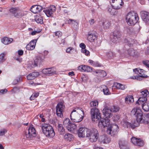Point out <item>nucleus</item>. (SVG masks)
Wrapping results in <instances>:
<instances>
[{"label":"nucleus","instance_id":"f257e3e1","mask_svg":"<svg viewBox=\"0 0 149 149\" xmlns=\"http://www.w3.org/2000/svg\"><path fill=\"white\" fill-rule=\"evenodd\" d=\"M84 112L79 108H74L70 114V118L74 122H81L84 118Z\"/></svg>","mask_w":149,"mask_h":149},{"label":"nucleus","instance_id":"f03ea898","mask_svg":"<svg viewBox=\"0 0 149 149\" xmlns=\"http://www.w3.org/2000/svg\"><path fill=\"white\" fill-rule=\"evenodd\" d=\"M142 112L141 109L138 108H134L132 109L131 112V115L132 116H134L136 118L137 123H143L148 125L149 128V122L144 120L143 119Z\"/></svg>","mask_w":149,"mask_h":149},{"label":"nucleus","instance_id":"7ed1b4c3","mask_svg":"<svg viewBox=\"0 0 149 149\" xmlns=\"http://www.w3.org/2000/svg\"><path fill=\"white\" fill-rule=\"evenodd\" d=\"M40 127L43 133L47 137H52L55 135V133L52 127L49 124L43 123Z\"/></svg>","mask_w":149,"mask_h":149},{"label":"nucleus","instance_id":"20e7f679","mask_svg":"<svg viewBox=\"0 0 149 149\" xmlns=\"http://www.w3.org/2000/svg\"><path fill=\"white\" fill-rule=\"evenodd\" d=\"M99 136L98 132L95 128L88 129L86 134V137L88 138L90 141L92 142L96 141Z\"/></svg>","mask_w":149,"mask_h":149},{"label":"nucleus","instance_id":"39448f33","mask_svg":"<svg viewBox=\"0 0 149 149\" xmlns=\"http://www.w3.org/2000/svg\"><path fill=\"white\" fill-rule=\"evenodd\" d=\"M126 20L129 25L132 26L137 22L139 20V17L136 13L134 12H130L126 15Z\"/></svg>","mask_w":149,"mask_h":149},{"label":"nucleus","instance_id":"423d86ee","mask_svg":"<svg viewBox=\"0 0 149 149\" xmlns=\"http://www.w3.org/2000/svg\"><path fill=\"white\" fill-rule=\"evenodd\" d=\"M90 114L93 121L97 123L101 118L99 110L96 107L91 109Z\"/></svg>","mask_w":149,"mask_h":149},{"label":"nucleus","instance_id":"0eeeda50","mask_svg":"<svg viewBox=\"0 0 149 149\" xmlns=\"http://www.w3.org/2000/svg\"><path fill=\"white\" fill-rule=\"evenodd\" d=\"M121 36L120 31L118 30H115L110 36L111 41L114 43H117Z\"/></svg>","mask_w":149,"mask_h":149},{"label":"nucleus","instance_id":"6e6552de","mask_svg":"<svg viewBox=\"0 0 149 149\" xmlns=\"http://www.w3.org/2000/svg\"><path fill=\"white\" fill-rule=\"evenodd\" d=\"M119 131L118 126L116 124H113L107 129L108 134L113 136L118 134Z\"/></svg>","mask_w":149,"mask_h":149},{"label":"nucleus","instance_id":"1a4fd4ad","mask_svg":"<svg viewBox=\"0 0 149 149\" xmlns=\"http://www.w3.org/2000/svg\"><path fill=\"white\" fill-rule=\"evenodd\" d=\"M98 125L100 127L102 128H106L108 129L110 124V120L108 118H101L98 121Z\"/></svg>","mask_w":149,"mask_h":149},{"label":"nucleus","instance_id":"9d476101","mask_svg":"<svg viewBox=\"0 0 149 149\" xmlns=\"http://www.w3.org/2000/svg\"><path fill=\"white\" fill-rule=\"evenodd\" d=\"M25 134L27 138L32 139L36 136L35 129L33 127H29L28 130L25 132Z\"/></svg>","mask_w":149,"mask_h":149},{"label":"nucleus","instance_id":"9b49d317","mask_svg":"<svg viewBox=\"0 0 149 149\" xmlns=\"http://www.w3.org/2000/svg\"><path fill=\"white\" fill-rule=\"evenodd\" d=\"M64 108L65 106L62 102L58 103L56 107V113L58 116L60 118L63 117L62 112L64 110Z\"/></svg>","mask_w":149,"mask_h":149},{"label":"nucleus","instance_id":"f8f14e48","mask_svg":"<svg viewBox=\"0 0 149 149\" xmlns=\"http://www.w3.org/2000/svg\"><path fill=\"white\" fill-rule=\"evenodd\" d=\"M113 3L112 5L114 9H118L122 7L124 4L123 0H110V2Z\"/></svg>","mask_w":149,"mask_h":149},{"label":"nucleus","instance_id":"ddd939ff","mask_svg":"<svg viewBox=\"0 0 149 149\" xmlns=\"http://www.w3.org/2000/svg\"><path fill=\"white\" fill-rule=\"evenodd\" d=\"M56 9L55 6L52 5L49 8L44 10L43 11L47 17H52V14L55 11Z\"/></svg>","mask_w":149,"mask_h":149},{"label":"nucleus","instance_id":"4468645a","mask_svg":"<svg viewBox=\"0 0 149 149\" xmlns=\"http://www.w3.org/2000/svg\"><path fill=\"white\" fill-rule=\"evenodd\" d=\"M141 17L146 24L149 25V13L145 11H141Z\"/></svg>","mask_w":149,"mask_h":149},{"label":"nucleus","instance_id":"2eb2a0df","mask_svg":"<svg viewBox=\"0 0 149 149\" xmlns=\"http://www.w3.org/2000/svg\"><path fill=\"white\" fill-rule=\"evenodd\" d=\"M121 124L123 125V127L125 128H128V127L132 129H134L137 126V123H136L132 124L128 122L127 121L123 120L121 122Z\"/></svg>","mask_w":149,"mask_h":149},{"label":"nucleus","instance_id":"dca6fc26","mask_svg":"<svg viewBox=\"0 0 149 149\" xmlns=\"http://www.w3.org/2000/svg\"><path fill=\"white\" fill-rule=\"evenodd\" d=\"M102 112L106 118H110L112 116V114L110 108L107 106L103 109Z\"/></svg>","mask_w":149,"mask_h":149},{"label":"nucleus","instance_id":"f3484780","mask_svg":"<svg viewBox=\"0 0 149 149\" xmlns=\"http://www.w3.org/2000/svg\"><path fill=\"white\" fill-rule=\"evenodd\" d=\"M131 142L134 145L139 146H142L143 145V141L140 139H137L134 137H132L131 139Z\"/></svg>","mask_w":149,"mask_h":149},{"label":"nucleus","instance_id":"a211bd4d","mask_svg":"<svg viewBox=\"0 0 149 149\" xmlns=\"http://www.w3.org/2000/svg\"><path fill=\"white\" fill-rule=\"evenodd\" d=\"M88 129L85 127H81L80 128L77 132L78 135L79 137L84 138L85 136L88 131Z\"/></svg>","mask_w":149,"mask_h":149},{"label":"nucleus","instance_id":"6ab92c4d","mask_svg":"<svg viewBox=\"0 0 149 149\" xmlns=\"http://www.w3.org/2000/svg\"><path fill=\"white\" fill-rule=\"evenodd\" d=\"M43 9V7L39 5H35L32 6L30 10L34 13H38L41 11Z\"/></svg>","mask_w":149,"mask_h":149},{"label":"nucleus","instance_id":"aec40b11","mask_svg":"<svg viewBox=\"0 0 149 149\" xmlns=\"http://www.w3.org/2000/svg\"><path fill=\"white\" fill-rule=\"evenodd\" d=\"M98 141L101 144L107 143L109 142L110 139L107 136L102 135L99 137Z\"/></svg>","mask_w":149,"mask_h":149},{"label":"nucleus","instance_id":"412c9836","mask_svg":"<svg viewBox=\"0 0 149 149\" xmlns=\"http://www.w3.org/2000/svg\"><path fill=\"white\" fill-rule=\"evenodd\" d=\"M119 144L120 149H129V147L127 145V142L126 141L120 140Z\"/></svg>","mask_w":149,"mask_h":149},{"label":"nucleus","instance_id":"4be33fe9","mask_svg":"<svg viewBox=\"0 0 149 149\" xmlns=\"http://www.w3.org/2000/svg\"><path fill=\"white\" fill-rule=\"evenodd\" d=\"M39 75H40L39 72H34L28 74L27 76L26 77L28 80H32L38 77Z\"/></svg>","mask_w":149,"mask_h":149},{"label":"nucleus","instance_id":"5701e85b","mask_svg":"<svg viewBox=\"0 0 149 149\" xmlns=\"http://www.w3.org/2000/svg\"><path fill=\"white\" fill-rule=\"evenodd\" d=\"M43 60V59L42 58V57L40 56H37L34 61L33 66H38V64L39 65L42 64Z\"/></svg>","mask_w":149,"mask_h":149},{"label":"nucleus","instance_id":"b1692460","mask_svg":"<svg viewBox=\"0 0 149 149\" xmlns=\"http://www.w3.org/2000/svg\"><path fill=\"white\" fill-rule=\"evenodd\" d=\"M133 71L136 74H139L141 75L139 76V77L143 78H146L147 76L144 75V70L142 69H139V68H136L133 69Z\"/></svg>","mask_w":149,"mask_h":149},{"label":"nucleus","instance_id":"393cba45","mask_svg":"<svg viewBox=\"0 0 149 149\" xmlns=\"http://www.w3.org/2000/svg\"><path fill=\"white\" fill-rule=\"evenodd\" d=\"M53 68H45L43 69L42 70V72L46 74H53L55 73L56 72L52 69Z\"/></svg>","mask_w":149,"mask_h":149},{"label":"nucleus","instance_id":"a878e982","mask_svg":"<svg viewBox=\"0 0 149 149\" xmlns=\"http://www.w3.org/2000/svg\"><path fill=\"white\" fill-rule=\"evenodd\" d=\"M113 87H116L117 89L121 90H124L127 88V86L125 85L116 82L114 83Z\"/></svg>","mask_w":149,"mask_h":149},{"label":"nucleus","instance_id":"bb28decb","mask_svg":"<svg viewBox=\"0 0 149 149\" xmlns=\"http://www.w3.org/2000/svg\"><path fill=\"white\" fill-rule=\"evenodd\" d=\"M96 73L97 74L96 75L98 77H103L106 76L107 74L106 72L102 70H98L95 71Z\"/></svg>","mask_w":149,"mask_h":149},{"label":"nucleus","instance_id":"cd10ccee","mask_svg":"<svg viewBox=\"0 0 149 149\" xmlns=\"http://www.w3.org/2000/svg\"><path fill=\"white\" fill-rule=\"evenodd\" d=\"M77 128V126L74 124L71 123L66 129L70 132H73Z\"/></svg>","mask_w":149,"mask_h":149},{"label":"nucleus","instance_id":"c85d7f7f","mask_svg":"<svg viewBox=\"0 0 149 149\" xmlns=\"http://www.w3.org/2000/svg\"><path fill=\"white\" fill-rule=\"evenodd\" d=\"M58 131L60 134L63 135L65 133V129L62 124H59L58 125Z\"/></svg>","mask_w":149,"mask_h":149},{"label":"nucleus","instance_id":"c756f323","mask_svg":"<svg viewBox=\"0 0 149 149\" xmlns=\"http://www.w3.org/2000/svg\"><path fill=\"white\" fill-rule=\"evenodd\" d=\"M13 41V39L5 37L1 40V42L5 45H7L11 42Z\"/></svg>","mask_w":149,"mask_h":149},{"label":"nucleus","instance_id":"7c9ffc66","mask_svg":"<svg viewBox=\"0 0 149 149\" xmlns=\"http://www.w3.org/2000/svg\"><path fill=\"white\" fill-rule=\"evenodd\" d=\"M97 36L93 33H89L87 37L88 40L91 42H93L95 40Z\"/></svg>","mask_w":149,"mask_h":149},{"label":"nucleus","instance_id":"2f4dec72","mask_svg":"<svg viewBox=\"0 0 149 149\" xmlns=\"http://www.w3.org/2000/svg\"><path fill=\"white\" fill-rule=\"evenodd\" d=\"M134 101V99L132 95H129L125 98V102L126 103L129 104L133 102Z\"/></svg>","mask_w":149,"mask_h":149},{"label":"nucleus","instance_id":"473e14b6","mask_svg":"<svg viewBox=\"0 0 149 149\" xmlns=\"http://www.w3.org/2000/svg\"><path fill=\"white\" fill-rule=\"evenodd\" d=\"M102 25L104 29H107L109 27L110 23L108 21L106 20L102 22Z\"/></svg>","mask_w":149,"mask_h":149},{"label":"nucleus","instance_id":"72a5a7b5","mask_svg":"<svg viewBox=\"0 0 149 149\" xmlns=\"http://www.w3.org/2000/svg\"><path fill=\"white\" fill-rule=\"evenodd\" d=\"M35 19L36 22L38 23H40L41 24L43 23L42 17L40 15L36 16L35 17Z\"/></svg>","mask_w":149,"mask_h":149},{"label":"nucleus","instance_id":"f704fd0d","mask_svg":"<svg viewBox=\"0 0 149 149\" xmlns=\"http://www.w3.org/2000/svg\"><path fill=\"white\" fill-rule=\"evenodd\" d=\"M18 10V8H11L9 10V11L10 12L13 14L14 16L15 17H17V15H16L17 14V11Z\"/></svg>","mask_w":149,"mask_h":149},{"label":"nucleus","instance_id":"c9c22d12","mask_svg":"<svg viewBox=\"0 0 149 149\" xmlns=\"http://www.w3.org/2000/svg\"><path fill=\"white\" fill-rule=\"evenodd\" d=\"M128 54L131 56H134L137 54V52L133 49H130L128 51Z\"/></svg>","mask_w":149,"mask_h":149},{"label":"nucleus","instance_id":"e433bc0d","mask_svg":"<svg viewBox=\"0 0 149 149\" xmlns=\"http://www.w3.org/2000/svg\"><path fill=\"white\" fill-rule=\"evenodd\" d=\"M70 21L72 22L71 25L72 26H74V27H75L76 26V27H77L78 26V23L76 21V20L70 19L68 22L69 23H70L69 22Z\"/></svg>","mask_w":149,"mask_h":149},{"label":"nucleus","instance_id":"4c0bfd02","mask_svg":"<svg viewBox=\"0 0 149 149\" xmlns=\"http://www.w3.org/2000/svg\"><path fill=\"white\" fill-rule=\"evenodd\" d=\"M73 138V136L69 133L66 134L64 136V138L66 140L70 141Z\"/></svg>","mask_w":149,"mask_h":149},{"label":"nucleus","instance_id":"58836bf2","mask_svg":"<svg viewBox=\"0 0 149 149\" xmlns=\"http://www.w3.org/2000/svg\"><path fill=\"white\" fill-rule=\"evenodd\" d=\"M71 123L69 119L67 118L65 119L63 121V125L66 128Z\"/></svg>","mask_w":149,"mask_h":149},{"label":"nucleus","instance_id":"ea45409f","mask_svg":"<svg viewBox=\"0 0 149 149\" xmlns=\"http://www.w3.org/2000/svg\"><path fill=\"white\" fill-rule=\"evenodd\" d=\"M110 109L112 112H116L119 111L120 108L117 106H113L111 108H110Z\"/></svg>","mask_w":149,"mask_h":149},{"label":"nucleus","instance_id":"a19ab883","mask_svg":"<svg viewBox=\"0 0 149 149\" xmlns=\"http://www.w3.org/2000/svg\"><path fill=\"white\" fill-rule=\"evenodd\" d=\"M143 110L145 111H149V104L144 103L141 105Z\"/></svg>","mask_w":149,"mask_h":149},{"label":"nucleus","instance_id":"79ce46f5","mask_svg":"<svg viewBox=\"0 0 149 149\" xmlns=\"http://www.w3.org/2000/svg\"><path fill=\"white\" fill-rule=\"evenodd\" d=\"M84 71L90 72L92 71V68L87 65H84Z\"/></svg>","mask_w":149,"mask_h":149},{"label":"nucleus","instance_id":"37998d69","mask_svg":"<svg viewBox=\"0 0 149 149\" xmlns=\"http://www.w3.org/2000/svg\"><path fill=\"white\" fill-rule=\"evenodd\" d=\"M39 95V93L38 92L33 93L30 98L31 100H33L35 98H36Z\"/></svg>","mask_w":149,"mask_h":149},{"label":"nucleus","instance_id":"c03bdc74","mask_svg":"<svg viewBox=\"0 0 149 149\" xmlns=\"http://www.w3.org/2000/svg\"><path fill=\"white\" fill-rule=\"evenodd\" d=\"M98 105V102L97 100H95L91 102L90 103V107H96Z\"/></svg>","mask_w":149,"mask_h":149},{"label":"nucleus","instance_id":"a18cd8bd","mask_svg":"<svg viewBox=\"0 0 149 149\" xmlns=\"http://www.w3.org/2000/svg\"><path fill=\"white\" fill-rule=\"evenodd\" d=\"M107 55L108 58L109 59H112L113 57V54L111 51L107 52Z\"/></svg>","mask_w":149,"mask_h":149},{"label":"nucleus","instance_id":"49530a36","mask_svg":"<svg viewBox=\"0 0 149 149\" xmlns=\"http://www.w3.org/2000/svg\"><path fill=\"white\" fill-rule=\"evenodd\" d=\"M22 79L21 77H17L13 81L14 84H15L22 81Z\"/></svg>","mask_w":149,"mask_h":149},{"label":"nucleus","instance_id":"de8ad7c7","mask_svg":"<svg viewBox=\"0 0 149 149\" xmlns=\"http://www.w3.org/2000/svg\"><path fill=\"white\" fill-rule=\"evenodd\" d=\"M5 54L4 53H2L0 54V63L3 62L5 61Z\"/></svg>","mask_w":149,"mask_h":149},{"label":"nucleus","instance_id":"09e8293b","mask_svg":"<svg viewBox=\"0 0 149 149\" xmlns=\"http://www.w3.org/2000/svg\"><path fill=\"white\" fill-rule=\"evenodd\" d=\"M37 40H33L31 41L29 43V44L31 45L33 47L35 48V47L36 45V43L37 42Z\"/></svg>","mask_w":149,"mask_h":149},{"label":"nucleus","instance_id":"8fccbe9b","mask_svg":"<svg viewBox=\"0 0 149 149\" xmlns=\"http://www.w3.org/2000/svg\"><path fill=\"white\" fill-rule=\"evenodd\" d=\"M26 49L29 51L32 50L34 49V48L32 46L29 44H27L26 46Z\"/></svg>","mask_w":149,"mask_h":149},{"label":"nucleus","instance_id":"3c124183","mask_svg":"<svg viewBox=\"0 0 149 149\" xmlns=\"http://www.w3.org/2000/svg\"><path fill=\"white\" fill-rule=\"evenodd\" d=\"M103 92L104 95H108L110 94L108 89L105 86V88L103 89Z\"/></svg>","mask_w":149,"mask_h":149},{"label":"nucleus","instance_id":"603ef678","mask_svg":"<svg viewBox=\"0 0 149 149\" xmlns=\"http://www.w3.org/2000/svg\"><path fill=\"white\" fill-rule=\"evenodd\" d=\"M125 42L126 43H127V45L129 46V47H131L133 45V42L132 41L130 42V41H128L127 39H125Z\"/></svg>","mask_w":149,"mask_h":149},{"label":"nucleus","instance_id":"864d4df0","mask_svg":"<svg viewBox=\"0 0 149 149\" xmlns=\"http://www.w3.org/2000/svg\"><path fill=\"white\" fill-rule=\"evenodd\" d=\"M114 10L112 8H108V11L110 13V14L112 15L114 14Z\"/></svg>","mask_w":149,"mask_h":149},{"label":"nucleus","instance_id":"5fc2aeb1","mask_svg":"<svg viewBox=\"0 0 149 149\" xmlns=\"http://www.w3.org/2000/svg\"><path fill=\"white\" fill-rule=\"evenodd\" d=\"M84 65H81L79 66L78 67V69L80 71H84Z\"/></svg>","mask_w":149,"mask_h":149},{"label":"nucleus","instance_id":"6e6d98bb","mask_svg":"<svg viewBox=\"0 0 149 149\" xmlns=\"http://www.w3.org/2000/svg\"><path fill=\"white\" fill-rule=\"evenodd\" d=\"M79 46L81 48V49H83L85 48L86 46L84 43H81L79 45Z\"/></svg>","mask_w":149,"mask_h":149},{"label":"nucleus","instance_id":"4d7b16f0","mask_svg":"<svg viewBox=\"0 0 149 149\" xmlns=\"http://www.w3.org/2000/svg\"><path fill=\"white\" fill-rule=\"evenodd\" d=\"M7 132V131L6 130H4L0 132V136H2L4 135Z\"/></svg>","mask_w":149,"mask_h":149},{"label":"nucleus","instance_id":"13d9d810","mask_svg":"<svg viewBox=\"0 0 149 149\" xmlns=\"http://www.w3.org/2000/svg\"><path fill=\"white\" fill-rule=\"evenodd\" d=\"M143 64L145 65L146 66L149 68V62L148 61H143Z\"/></svg>","mask_w":149,"mask_h":149},{"label":"nucleus","instance_id":"bf43d9fd","mask_svg":"<svg viewBox=\"0 0 149 149\" xmlns=\"http://www.w3.org/2000/svg\"><path fill=\"white\" fill-rule=\"evenodd\" d=\"M40 31H33L31 33V35H36V33H40Z\"/></svg>","mask_w":149,"mask_h":149},{"label":"nucleus","instance_id":"052dcab7","mask_svg":"<svg viewBox=\"0 0 149 149\" xmlns=\"http://www.w3.org/2000/svg\"><path fill=\"white\" fill-rule=\"evenodd\" d=\"M7 91V90L6 89H2L0 91V93L2 94H3L6 93Z\"/></svg>","mask_w":149,"mask_h":149},{"label":"nucleus","instance_id":"680f3d73","mask_svg":"<svg viewBox=\"0 0 149 149\" xmlns=\"http://www.w3.org/2000/svg\"><path fill=\"white\" fill-rule=\"evenodd\" d=\"M23 51L22 50H19L18 51V53L19 55L22 56L23 54Z\"/></svg>","mask_w":149,"mask_h":149},{"label":"nucleus","instance_id":"e2e57ef3","mask_svg":"<svg viewBox=\"0 0 149 149\" xmlns=\"http://www.w3.org/2000/svg\"><path fill=\"white\" fill-rule=\"evenodd\" d=\"M55 34L56 36L59 37L61 35V33L60 31H57L55 32Z\"/></svg>","mask_w":149,"mask_h":149},{"label":"nucleus","instance_id":"0e129e2a","mask_svg":"<svg viewBox=\"0 0 149 149\" xmlns=\"http://www.w3.org/2000/svg\"><path fill=\"white\" fill-rule=\"evenodd\" d=\"M73 49L72 47H69L67 48L66 49V52L68 53H70V51Z\"/></svg>","mask_w":149,"mask_h":149},{"label":"nucleus","instance_id":"69168bd1","mask_svg":"<svg viewBox=\"0 0 149 149\" xmlns=\"http://www.w3.org/2000/svg\"><path fill=\"white\" fill-rule=\"evenodd\" d=\"M88 62H89V63H91V64H92V65L93 64V65H94V66H98V65H94V64L93 63H94V61H93L92 60H89L88 61Z\"/></svg>","mask_w":149,"mask_h":149},{"label":"nucleus","instance_id":"338daca9","mask_svg":"<svg viewBox=\"0 0 149 149\" xmlns=\"http://www.w3.org/2000/svg\"><path fill=\"white\" fill-rule=\"evenodd\" d=\"M95 22L94 19H92L89 21V22L91 25L93 24Z\"/></svg>","mask_w":149,"mask_h":149},{"label":"nucleus","instance_id":"774afa93","mask_svg":"<svg viewBox=\"0 0 149 149\" xmlns=\"http://www.w3.org/2000/svg\"><path fill=\"white\" fill-rule=\"evenodd\" d=\"M74 72H69V73H68V75H69V76H72V75H74Z\"/></svg>","mask_w":149,"mask_h":149}]
</instances>
